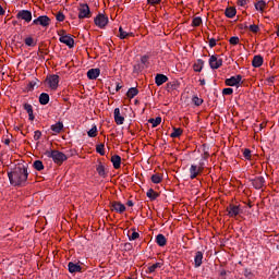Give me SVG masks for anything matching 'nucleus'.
<instances>
[{
    "instance_id": "1",
    "label": "nucleus",
    "mask_w": 279,
    "mask_h": 279,
    "mask_svg": "<svg viewBox=\"0 0 279 279\" xmlns=\"http://www.w3.org/2000/svg\"><path fill=\"white\" fill-rule=\"evenodd\" d=\"M8 178L12 186H25L27 184V178H29L27 166L19 163L14 167L13 171L8 172Z\"/></svg>"
},
{
    "instance_id": "2",
    "label": "nucleus",
    "mask_w": 279,
    "mask_h": 279,
    "mask_svg": "<svg viewBox=\"0 0 279 279\" xmlns=\"http://www.w3.org/2000/svg\"><path fill=\"white\" fill-rule=\"evenodd\" d=\"M45 156L48 158H52L54 165H62L64 161L69 160V157L64 155V153L60 150H46Z\"/></svg>"
},
{
    "instance_id": "3",
    "label": "nucleus",
    "mask_w": 279,
    "mask_h": 279,
    "mask_svg": "<svg viewBox=\"0 0 279 279\" xmlns=\"http://www.w3.org/2000/svg\"><path fill=\"white\" fill-rule=\"evenodd\" d=\"M90 16H93L90 7H88L87 3H81L78 8V19L82 21V19H90Z\"/></svg>"
},
{
    "instance_id": "4",
    "label": "nucleus",
    "mask_w": 279,
    "mask_h": 279,
    "mask_svg": "<svg viewBox=\"0 0 279 279\" xmlns=\"http://www.w3.org/2000/svg\"><path fill=\"white\" fill-rule=\"evenodd\" d=\"M94 23L97 27H99L100 29H104L106 27V25H108L109 20L108 16L104 13H99L95 19H94Z\"/></svg>"
},
{
    "instance_id": "5",
    "label": "nucleus",
    "mask_w": 279,
    "mask_h": 279,
    "mask_svg": "<svg viewBox=\"0 0 279 279\" xmlns=\"http://www.w3.org/2000/svg\"><path fill=\"white\" fill-rule=\"evenodd\" d=\"M46 82L51 90H58V84H60V76L58 74L49 75L47 76Z\"/></svg>"
},
{
    "instance_id": "6",
    "label": "nucleus",
    "mask_w": 279,
    "mask_h": 279,
    "mask_svg": "<svg viewBox=\"0 0 279 279\" xmlns=\"http://www.w3.org/2000/svg\"><path fill=\"white\" fill-rule=\"evenodd\" d=\"M33 25H41V27H49V25H51V19L47 15H40L33 21Z\"/></svg>"
},
{
    "instance_id": "7",
    "label": "nucleus",
    "mask_w": 279,
    "mask_h": 279,
    "mask_svg": "<svg viewBox=\"0 0 279 279\" xmlns=\"http://www.w3.org/2000/svg\"><path fill=\"white\" fill-rule=\"evenodd\" d=\"M202 173H204V166L199 165L198 167L195 165H192L190 167V178L191 180H195V178H197V175H202Z\"/></svg>"
},
{
    "instance_id": "8",
    "label": "nucleus",
    "mask_w": 279,
    "mask_h": 279,
    "mask_svg": "<svg viewBox=\"0 0 279 279\" xmlns=\"http://www.w3.org/2000/svg\"><path fill=\"white\" fill-rule=\"evenodd\" d=\"M109 206L112 211L119 213L120 215H123V211L125 210V205L121 202H110Z\"/></svg>"
},
{
    "instance_id": "9",
    "label": "nucleus",
    "mask_w": 279,
    "mask_h": 279,
    "mask_svg": "<svg viewBox=\"0 0 279 279\" xmlns=\"http://www.w3.org/2000/svg\"><path fill=\"white\" fill-rule=\"evenodd\" d=\"M241 80H243V76L241 74H238L236 76H231L230 78H226L225 84L226 86H241Z\"/></svg>"
},
{
    "instance_id": "10",
    "label": "nucleus",
    "mask_w": 279,
    "mask_h": 279,
    "mask_svg": "<svg viewBox=\"0 0 279 279\" xmlns=\"http://www.w3.org/2000/svg\"><path fill=\"white\" fill-rule=\"evenodd\" d=\"M209 66L210 69H219L220 66H223V59L221 58H217V54H213L209 58Z\"/></svg>"
},
{
    "instance_id": "11",
    "label": "nucleus",
    "mask_w": 279,
    "mask_h": 279,
    "mask_svg": "<svg viewBox=\"0 0 279 279\" xmlns=\"http://www.w3.org/2000/svg\"><path fill=\"white\" fill-rule=\"evenodd\" d=\"M60 43H63V45H66L70 49H73L75 47V39H73L72 35H62L59 38Z\"/></svg>"
},
{
    "instance_id": "12",
    "label": "nucleus",
    "mask_w": 279,
    "mask_h": 279,
    "mask_svg": "<svg viewBox=\"0 0 279 279\" xmlns=\"http://www.w3.org/2000/svg\"><path fill=\"white\" fill-rule=\"evenodd\" d=\"M227 213H228V217H239V215L241 214V207L236 206L234 204H230L227 208H226Z\"/></svg>"
},
{
    "instance_id": "13",
    "label": "nucleus",
    "mask_w": 279,
    "mask_h": 279,
    "mask_svg": "<svg viewBox=\"0 0 279 279\" xmlns=\"http://www.w3.org/2000/svg\"><path fill=\"white\" fill-rule=\"evenodd\" d=\"M17 19H22V21H25L26 23H31L32 21V11L28 10H22L17 13Z\"/></svg>"
},
{
    "instance_id": "14",
    "label": "nucleus",
    "mask_w": 279,
    "mask_h": 279,
    "mask_svg": "<svg viewBox=\"0 0 279 279\" xmlns=\"http://www.w3.org/2000/svg\"><path fill=\"white\" fill-rule=\"evenodd\" d=\"M251 182L254 189L257 190H260L263 186H265V178L263 177H256L255 179H252Z\"/></svg>"
},
{
    "instance_id": "15",
    "label": "nucleus",
    "mask_w": 279,
    "mask_h": 279,
    "mask_svg": "<svg viewBox=\"0 0 279 279\" xmlns=\"http://www.w3.org/2000/svg\"><path fill=\"white\" fill-rule=\"evenodd\" d=\"M113 117L117 125H123L125 118L121 116V109L116 108L113 111Z\"/></svg>"
},
{
    "instance_id": "16",
    "label": "nucleus",
    "mask_w": 279,
    "mask_h": 279,
    "mask_svg": "<svg viewBox=\"0 0 279 279\" xmlns=\"http://www.w3.org/2000/svg\"><path fill=\"white\" fill-rule=\"evenodd\" d=\"M101 73V70L99 68L90 69L87 72L88 80H97Z\"/></svg>"
},
{
    "instance_id": "17",
    "label": "nucleus",
    "mask_w": 279,
    "mask_h": 279,
    "mask_svg": "<svg viewBox=\"0 0 279 279\" xmlns=\"http://www.w3.org/2000/svg\"><path fill=\"white\" fill-rule=\"evenodd\" d=\"M68 269H69L70 274L82 272V266H80V264H75L73 262H70L68 264Z\"/></svg>"
},
{
    "instance_id": "18",
    "label": "nucleus",
    "mask_w": 279,
    "mask_h": 279,
    "mask_svg": "<svg viewBox=\"0 0 279 279\" xmlns=\"http://www.w3.org/2000/svg\"><path fill=\"white\" fill-rule=\"evenodd\" d=\"M169 82V77L165 74H157L155 77V83L157 86H162V84Z\"/></svg>"
},
{
    "instance_id": "19",
    "label": "nucleus",
    "mask_w": 279,
    "mask_h": 279,
    "mask_svg": "<svg viewBox=\"0 0 279 279\" xmlns=\"http://www.w3.org/2000/svg\"><path fill=\"white\" fill-rule=\"evenodd\" d=\"M23 108H24V110H26L29 121H34V119H36V117L34 116V107H32V105L25 102L23 105Z\"/></svg>"
},
{
    "instance_id": "20",
    "label": "nucleus",
    "mask_w": 279,
    "mask_h": 279,
    "mask_svg": "<svg viewBox=\"0 0 279 279\" xmlns=\"http://www.w3.org/2000/svg\"><path fill=\"white\" fill-rule=\"evenodd\" d=\"M96 171L98 175H100V178H107L108 175V172H106V166H104L101 161H99L98 165L96 166Z\"/></svg>"
},
{
    "instance_id": "21",
    "label": "nucleus",
    "mask_w": 279,
    "mask_h": 279,
    "mask_svg": "<svg viewBox=\"0 0 279 279\" xmlns=\"http://www.w3.org/2000/svg\"><path fill=\"white\" fill-rule=\"evenodd\" d=\"M263 56L257 54L253 58L252 66H254V69H259V66H263Z\"/></svg>"
},
{
    "instance_id": "22",
    "label": "nucleus",
    "mask_w": 279,
    "mask_h": 279,
    "mask_svg": "<svg viewBox=\"0 0 279 279\" xmlns=\"http://www.w3.org/2000/svg\"><path fill=\"white\" fill-rule=\"evenodd\" d=\"M202 260H204V253H202V251H197L194 257L195 267H202Z\"/></svg>"
},
{
    "instance_id": "23",
    "label": "nucleus",
    "mask_w": 279,
    "mask_h": 279,
    "mask_svg": "<svg viewBox=\"0 0 279 279\" xmlns=\"http://www.w3.org/2000/svg\"><path fill=\"white\" fill-rule=\"evenodd\" d=\"M225 15L227 19H234V16H236V8L228 7L225 11Z\"/></svg>"
},
{
    "instance_id": "24",
    "label": "nucleus",
    "mask_w": 279,
    "mask_h": 279,
    "mask_svg": "<svg viewBox=\"0 0 279 279\" xmlns=\"http://www.w3.org/2000/svg\"><path fill=\"white\" fill-rule=\"evenodd\" d=\"M146 197H149L150 202H155V199L160 197V193L154 191V189H149L146 193Z\"/></svg>"
},
{
    "instance_id": "25",
    "label": "nucleus",
    "mask_w": 279,
    "mask_h": 279,
    "mask_svg": "<svg viewBox=\"0 0 279 279\" xmlns=\"http://www.w3.org/2000/svg\"><path fill=\"white\" fill-rule=\"evenodd\" d=\"M50 130L54 132V134H60L62 130H64V123L62 122H57L56 124H52Z\"/></svg>"
},
{
    "instance_id": "26",
    "label": "nucleus",
    "mask_w": 279,
    "mask_h": 279,
    "mask_svg": "<svg viewBox=\"0 0 279 279\" xmlns=\"http://www.w3.org/2000/svg\"><path fill=\"white\" fill-rule=\"evenodd\" d=\"M111 162H112L114 169H121V156L113 155L111 157Z\"/></svg>"
},
{
    "instance_id": "27",
    "label": "nucleus",
    "mask_w": 279,
    "mask_h": 279,
    "mask_svg": "<svg viewBox=\"0 0 279 279\" xmlns=\"http://www.w3.org/2000/svg\"><path fill=\"white\" fill-rule=\"evenodd\" d=\"M178 88H180V82L178 81H171L167 84L168 93H171V90H178Z\"/></svg>"
},
{
    "instance_id": "28",
    "label": "nucleus",
    "mask_w": 279,
    "mask_h": 279,
    "mask_svg": "<svg viewBox=\"0 0 279 279\" xmlns=\"http://www.w3.org/2000/svg\"><path fill=\"white\" fill-rule=\"evenodd\" d=\"M156 243L159 247H165L167 245V238L160 233L156 238Z\"/></svg>"
},
{
    "instance_id": "29",
    "label": "nucleus",
    "mask_w": 279,
    "mask_h": 279,
    "mask_svg": "<svg viewBox=\"0 0 279 279\" xmlns=\"http://www.w3.org/2000/svg\"><path fill=\"white\" fill-rule=\"evenodd\" d=\"M202 69H204V60L198 59L196 63H194L193 70L195 73H202Z\"/></svg>"
},
{
    "instance_id": "30",
    "label": "nucleus",
    "mask_w": 279,
    "mask_h": 279,
    "mask_svg": "<svg viewBox=\"0 0 279 279\" xmlns=\"http://www.w3.org/2000/svg\"><path fill=\"white\" fill-rule=\"evenodd\" d=\"M39 104L41 106H47V104H49V94L41 93L40 96H39Z\"/></svg>"
},
{
    "instance_id": "31",
    "label": "nucleus",
    "mask_w": 279,
    "mask_h": 279,
    "mask_svg": "<svg viewBox=\"0 0 279 279\" xmlns=\"http://www.w3.org/2000/svg\"><path fill=\"white\" fill-rule=\"evenodd\" d=\"M136 95H138V88L136 87H131L128 93H126V97L129 99H134V97H136Z\"/></svg>"
},
{
    "instance_id": "32",
    "label": "nucleus",
    "mask_w": 279,
    "mask_h": 279,
    "mask_svg": "<svg viewBox=\"0 0 279 279\" xmlns=\"http://www.w3.org/2000/svg\"><path fill=\"white\" fill-rule=\"evenodd\" d=\"M183 130L181 128H173V132L170 134L171 138H180L183 134Z\"/></svg>"
},
{
    "instance_id": "33",
    "label": "nucleus",
    "mask_w": 279,
    "mask_h": 279,
    "mask_svg": "<svg viewBox=\"0 0 279 279\" xmlns=\"http://www.w3.org/2000/svg\"><path fill=\"white\" fill-rule=\"evenodd\" d=\"M119 33H120V39L125 40V38H130V36H134V33H128L123 31V27H119Z\"/></svg>"
},
{
    "instance_id": "34",
    "label": "nucleus",
    "mask_w": 279,
    "mask_h": 279,
    "mask_svg": "<svg viewBox=\"0 0 279 279\" xmlns=\"http://www.w3.org/2000/svg\"><path fill=\"white\" fill-rule=\"evenodd\" d=\"M265 8H267V2L264 0H259L257 3H255V10H258L259 12H265Z\"/></svg>"
},
{
    "instance_id": "35",
    "label": "nucleus",
    "mask_w": 279,
    "mask_h": 279,
    "mask_svg": "<svg viewBox=\"0 0 279 279\" xmlns=\"http://www.w3.org/2000/svg\"><path fill=\"white\" fill-rule=\"evenodd\" d=\"M153 184H160L162 182V174L155 173L150 177Z\"/></svg>"
},
{
    "instance_id": "36",
    "label": "nucleus",
    "mask_w": 279,
    "mask_h": 279,
    "mask_svg": "<svg viewBox=\"0 0 279 279\" xmlns=\"http://www.w3.org/2000/svg\"><path fill=\"white\" fill-rule=\"evenodd\" d=\"M148 123H151L153 128H158V125H160V123H162V118L157 117V118H150L148 120Z\"/></svg>"
},
{
    "instance_id": "37",
    "label": "nucleus",
    "mask_w": 279,
    "mask_h": 279,
    "mask_svg": "<svg viewBox=\"0 0 279 279\" xmlns=\"http://www.w3.org/2000/svg\"><path fill=\"white\" fill-rule=\"evenodd\" d=\"M244 29H250V32H252L253 34H258V32H260V27L256 24H252L250 26H246L245 24Z\"/></svg>"
},
{
    "instance_id": "38",
    "label": "nucleus",
    "mask_w": 279,
    "mask_h": 279,
    "mask_svg": "<svg viewBox=\"0 0 279 279\" xmlns=\"http://www.w3.org/2000/svg\"><path fill=\"white\" fill-rule=\"evenodd\" d=\"M33 167L36 171H43V169H45V165H43L40 160H35Z\"/></svg>"
},
{
    "instance_id": "39",
    "label": "nucleus",
    "mask_w": 279,
    "mask_h": 279,
    "mask_svg": "<svg viewBox=\"0 0 279 279\" xmlns=\"http://www.w3.org/2000/svg\"><path fill=\"white\" fill-rule=\"evenodd\" d=\"M24 43H25L26 47H36V41H34L33 37H26L24 39Z\"/></svg>"
},
{
    "instance_id": "40",
    "label": "nucleus",
    "mask_w": 279,
    "mask_h": 279,
    "mask_svg": "<svg viewBox=\"0 0 279 279\" xmlns=\"http://www.w3.org/2000/svg\"><path fill=\"white\" fill-rule=\"evenodd\" d=\"M87 136H89V138H95V137H97V125H94V126L87 132Z\"/></svg>"
},
{
    "instance_id": "41",
    "label": "nucleus",
    "mask_w": 279,
    "mask_h": 279,
    "mask_svg": "<svg viewBox=\"0 0 279 279\" xmlns=\"http://www.w3.org/2000/svg\"><path fill=\"white\" fill-rule=\"evenodd\" d=\"M105 147H106V145H104V144H98V145L96 146V151H97V154H100V156H106Z\"/></svg>"
},
{
    "instance_id": "42",
    "label": "nucleus",
    "mask_w": 279,
    "mask_h": 279,
    "mask_svg": "<svg viewBox=\"0 0 279 279\" xmlns=\"http://www.w3.org/2000/svg\"><path fill=\"white\" fill-rule=\"evenodd\" d=\"M161 267H162L161 263L153 264L151 266L148 267V274H154V271H156V269L161 268Z\"/></svg>"
},
{
    "instance_id": "43",
    "label": "nucleus",
    "mask_w": 279,
    "mask_h": 279,
    "mask_svg": "<svg viewBox=\"0 0 279 279\" xmlns=\"http://www.w3.org/2000/svg\"><path fill=\"white\" fill-rule=\"evenodd\" d=\"M203 151L204 160H208V158H210V153H208V146L206 144H203Z\"/></svg>"
},
{
    "instance_id": "44",
    "label": "nucleus",
    "mask_w": 279,
    "mask_h": 279,
    "mask_svg": "<svg viewBox=\"0 0 279 279\" xmlns=\"http://www.w3.org/2000/svg\"><path fill=\"white\" fill-rule=\"evenodd\" d=\"M199 25H202V17H194L192 21V27H199Z\"/></svg>"
},
{
    "instance_id": "45",
    "label": "nucleus",
    "mask_w": 279,
    "mask_h": 279,
    "mask_svg": "<svg viewBox=\"0 0 279 279\" xmlns=\"http://www.w3.org/2000/svg\"><path fill=\"white\" fill-rule=\"evenodd\" d=\"M192 101H193L194 106H202L204 104V99H202V98H199L197 96H194L192 98Z\"/></svg>"
},
{
    "instance_id": "46",
    "label": "nucleus",
    "mask_w": 279,
    "mask_h": 279,
    "mask_svg": "<svg viewBox=\"0 0 279 279\" xmlns=\"http://www.w3.org/2000/svg\"><path fill=\"white\" fill-rule=\"evenodd\" d=\"M243 156L245 160H252V150H250L248 148H245L243 151Z\"/></svg>"
},
{
    "instance_id": "47",
    "label": "nucleus",
    "mask_w": 279,
    "mask_h": 279,
    "mask_svg": "<svg viewBox=\"0 0 279 279\" xmlns=\"http://www.w3.org/2000/svg\"><path fill=\"white\" fill-rule=\"evenodd\" d=\"M56 19L57 21H59V23H62L66 16H64V13H62L61 11H59L57 14H56Z\"/></svg>"
},
{
    "instance_id": "48",
    "label": "nucleus",
    "mask_w": 279,
    "mask_h": 279,
    "mask_svg": "<svg viewBox=\"0 0 279 279\" xmlns=\"http://www.w3.org/2000/svg\"><path fill=\"white\" fill-rule=\"evenodd\" d=\"M209 41V47L213 49V47H217V39L207 37Z\"/></svg>"
},
{
    "instance_id": "49",
    "label": "nucleus",
    "mask_w": 279,
    "mask_h": 279,
    "mask_svg": "<svg viewBox=\"0 0 279 279\" xmlns=\"http://www.w3.org/2000/svg\"><path fill=\"white\" fill-rule=\"evenodd\" d=\"M138 236H141V234L136 231H134L130 236V241H136V239H138Z\"/></svg>"
},
{
    "instance_id": "50",
    "label": "nucleus",
    "mask_w": 279,
    "mask_h": 279,
    "mask_svg": "<svg viewBox=\"0 0 279 279\" xmlns=\"http://www.w3.org/2000/svg\"><path fill=\"white\" fill-rule=\"evenodd\" d=\"M239 37L233 36L229 39L230 45H239Z\"/></svg>"
},
{
    "instance_id": "51",
    "label": "nucleus",
    "mask_w": 279,
    "mask_h": 279,
    "mask_svg": "<svg viewBox=\"0 0 279 279\" xmlns=\"http://www.w3.org/2000/svg\"><path fill=\"white\" fill-rule=\"evenodd\" d=\"M234 93V89L227 87L222 89V95H232Z\"/></svg>"
},
{
    "instance_id": "52",
    "label": "nucleus",
    "mask_w": 279,
    "mask_h": 279,
    "mask_svg": "<svg viewBox=\"0 0 279 279\" xmlns=\"http://www.w3.org/2000/svg\"><path fill=\"white\" fill-rule=\"evenodd\" d=\"M40 136H43V132H40V131H35L34 140H35V141H40Z\"/></svg>"
},
{
    "instance_id": "53",
    "label": "nucleus",
    "mask_w": 279,
    "mask_h": 279,
    "mask_svg": "<svg viewBox=\"0 0 279 279\" xmlns=\"http://www.w3.org/2000/svg\"><path fill=\"white\" fill-rule=\"evenodd\" d=\"M161 1L162 0H147V3H149V5H158Z\"/></svg>"
},
{
    "instance_id": "54",
    "label": "nucleus",
    "mask_w": 279,
    "mask_h": 279,
    "mask_svg": "<svg viewBox=\"0 0 279 279\" xmlns=\"http://www.w3.org/2000/svg\"><path fill=\"white\" fill-rule=\"evenodd\" d=\"M141 62H142V64H147L149 62V56H143L141 58Z\"/></svg>"
},
{
    "instance_id": "55",
    "label": "nucleus",
    "mask_w": 279,
    "mask_h": 279,
    "mask_svg": "<svg viewBox=\"0 0 279 279\" xmlns=\"http://www.w3.org/2000/svg\"><path fill=\"white\" fill-rule=\"evenodd\" d=\"M238 5H240L241 8L247 5V0H238Z\"/></svg>"
},
{
    "instance_id": "56",
    "label": "nucleus",
    "mask_w": 279,
    "mask_h": 279,
    "mask_svg": "<svg viewBox=\"0 0 279 279\" xmlns=\"http://www.w3.org/2000/svg\"><path fill=\"white\" fill-rule=\"evenodd\" d=\"M244 276H245L246 278H252L253 275H252V271L245 269Z\"/></svg>"
},
{
    "instance_id": "57",
    "label": "nucleus",
    "mask_w": 279,
    "mask_h": 279,
    "mask_svg": "<svg viewBox=\"0 0 279 279\" xmlns=\"http://www.w3.org/2000/svg\"><path fill=\"white\" fill-rule=\"evenodd\" d=\"M36 86V83L29 82L28 83V90H34V87Z\"/></svg>"
},
{
    "instance_id": "58",
    "label": "nucleus",
    "mask_w": 279,
    "mask_h": 279,
    "mask_svg": "<svg viewBox=\"0 0 279 279\" xmlns=\"http://www.w3.org/2000/svg\"><path fill=\"white\" fill-rule=\"evenodd\" d=\"M5 14V10L3 7L0 4V16H3Z\"/></svg>"
},
{
    "instance_id": "59",
    "label": "nucleus",
    "mask_w": 279,
    "mask_h": 279,
    "mask_svg": "<svg viewBox=\"0 0 279 279\" xmlns=\"http://www.w3.org/2000/svg\"><path fill=\"white\" fill-rule=\"evenodd\" d=\"M58 34L60 35V38H62V36H65L64 34H66V31L61 29V31H59Z\"/></svg>"
},
{
    "instance_id": "60",
    "label": "nucleus",
    "mask_w": 279,
    "mask_h": 279,
    "mask_svg": "<svg viewBox=\"0 0 279 279\" xmlns=\"http://www.w3.org/2000/svg\"><path fill=\"white\" fill-rule=\"evenodd\" d=\"M199 84H201V86H205L206 85V80H199Z\"/></svg>"
},
{
    "instance_id": "61",
    "label": "nucleus",
    "mask_w": 279,
    "mask_h": 279,
    "mask_svg": "<svg viewBox=\"0 0 279 279\" xmlns=\"http://www.w3.org/2000/svg\"><path fill=\"white\" fill-rule=\"evenodd\" d=\"M126 206H134V202L128 201V202H126Z\"/></svg>"
},
{
    "instance_id": "62",
    "label": "nucleus",
    "mask_w": 279,
    "mask_h": 279,
    "mask_svg": "<svg viewBox=\"0 0 279 279\" xmlns=\"http://www.w3.org/2000/svg\"><path fill=\"white\" fill-rule=\"evenodd\" d=\"M121 88H122V86L118 84L116 87L117 93H119V90H121Z\"/></svg>"
},
{
    "instance_id": "63",
    "label": "nucleus",
    "mask_w": 279,
    "mask_h": 279,
    "mask_svg": "<svg viewBox=\"0 0 279 279\" xmlns=\"http://www.w3.org/2000/svg\"><path fill=\"white\" fill-rule=\"evenodd\" d=\"M4 145H10V138L4 140Z\"/></svg>"
},
{
    "instance_id": "64",
    "label": "nucleus",
    "mask_w": 279,
    "mask_h": 279,
    "mask_svg": "<svg viewBox=\"0 0 279 279\" xmlns=\"http://www.w3.org/2000/svg\"><path fill=\"white\" fill-rule=\"evenodd\" d=\"M276 35H277L278 38H279V25H278V29H277V32H276Z\"/></svg>"
}]
</instances>
